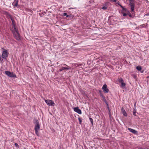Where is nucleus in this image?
<instances>
[{"mask_svg": "<svg viewBox=\"0 0 149 149\" xmlns=\"http://www.w3.org/2000/svg\"><path fill=\"white\" fill-rule=\"evenodd\" d=\"M34 123L35 124L34 128L35 133L37 136H39L40 135L38 131L40 128V125L38 120L36 119L35 120Z\"/></svg>", "mask_w": 149, "mask_h": 149, "instance_id": "1", "label": "nucleus"}, {"mask_svg": "<svg viewBox=\"0 0 149 149\" xmlns=\"http://www.w3.org/2000/svg\"><path fill=\"white\" fill-rule=\"evenodd\" d=\"M13 30L12 29V33L13 35L14 38L18 41L20 40L21 39V38L19 32L15 33V32H14Z\"/></svg>", "mask_w": 149, "mask_h": 149, "instance_id": "2", "label": "nucleus"}, {"mask_svg": "<svg viewBox=\"0 0 149 149\" xmlns=\"http://www.w3.org/2000/svg\"><path fill=\"white\" fill-rule=\"evenodd\" d=\"M2 49L4 50L3 51L1 56L3 58L6 59L8 56V52H7V50L4 49L3 48H2Z\"/></svg>", "mask_w": 149, "mask_h": 149, "instance_id": "3", "label": "nucleus"}, {"mask_svg": "<svg viewBox=\"0 0 149 149\" xmlns=\"http://www.w3.org/2000/svg\"><path fill=\"white\" fill-rule=\"evenodd\" d=\"M5 74L8 76L11 77L15 78L16 77V75L14 74L13 72H11L10 71H6L5 72Z\"/></svg>", "mask_w": 149, "mask_h": 149, "instance_id": "4", "label": "nucleus"}, {"mask_svg": "<svg viewBox=\"0 0 149 149\" xmlns=\"http://www.w3.org/2000/svg\"><path fill=\"white\" fill-rule=\"evenodd\" d=\"M45 102L49 106H52L55 104L53 101L50 100H45Z\"/></svg>", "mask_w": 149, "mask_h": 149, "instance_id": "5", "label": "nucleus"}, {"mask_svg": "<svg viewBox=\"0 0 149 149\" xmlns=\"http://www.w3.org/2000/svg\"><path fill=\"white\" fill-rule=\"evenodd\" d=\"M10 31H12V29L13 30V31L14 32H15V33L19 32L18 29L17 28V26H16V24L12 25V28H11V27L10 28Z\"/></svg>", "mask_w": 149, "mask_h": 149, "instance_id": "6", "label": "nucleus"}, {"mask_svg": "<svg viewBox=\"0 0 149 149\" xmlns=\"http://www.w3.org/2000/svg\"><path fill=\"white\" fill-rule=\"evenodd\" d=\"M103 92L105 93H107L109 92V90L107 88V86L106 84H104L102 87Z\"/></svg>", "mask_w": 149, "mask_h": 149, "instance_id": "7", "label": "nucleus"}, {"mask_svg": "<svg viewBox=\"0 0 149 149\" xmlns=\"http://www.w3.org/2000/svg\"><path fill=\"white\" fill-rule=\"evenodd\" d=\"M74 110L79 114L82 113L81 110L79 109L78 107H74Z\"/></svg>", "mask_w": 149, "mask_h": 149, "instance_id": "8", "label": "nucleus"}, {"mask_svg": "<svg viewBox=\"0 0 149 149\" xmlns=\"http://www.w3.org/2000/svg\"><path fill=\"white\" fill-rule=\"evenodd\" d=\"M128 130L131 132H132L134 134H136L137 133V132L136 130L131 129V128H128Z\"/></svg>", "mask_w": 149, "mask_h": 149, "instance_id": "9", "label": "nucleus"}, {"mask_svg": "<svg viewBox=\"0 0 149 149\" xmlns=\"http://www.w3.org/2000/svg\"><path fill=\"white\" fill-rule=\"evenodd\" d=\"M123 13V16H126L127 15H128L130 17H132V15L130 13V11H128V12L127 13Z\"/></svg>", "mask_w": 149, "mask_h": 149, "instance_id": "10", "label": "nucleus"}, {"mask_svg": "<svg viewBox=\"0 0 149 149\" xmlns=\"http://www.w3.org/2000/svg\"><path fill=\"white\" fill-rule=\"evenodd\" d=\"M121 110L122 112V113L123 115L125 116H127V114L126 113V112L125 111V110L124 109L123 107H122L121 109Z\"/></svg>", "mask_w": 149, "mask_h": 149, "instance_id": "11", "label": "nucleus"}, {"mask_svg": "<svg viewBox=\"0 0 149 149\" xmlns=\"http://www.w3.org/2000/svg\"><path fill=\"white\" fill-rule=\"evenodd\" d=\"M128 11H129L126 8H125L124 7H123L121 10V13L123 15V13H125L124 12H126L127 13L128 12Z\"/></svg>", "mask_w": 149, "mask_h": 149, "instance_id": "12", "label": "nucleus"}, {"mask_svg": "<svg viewBox=\"0 0 149 149\" xmlns=\"http://www.w3.org/2000/svg\"><path fill=\"white\" fill-rule=\"evenodd\" d=\"M18 0H17L16 1H15H15L12 4L14 6L17 7V6H18Z\"/></svg>", "mask_w": 149, "mask_h": 149, "instance_id": "13", "label": "nucleus"}, {"mask_svg": "<svg viewBox=\"0 0 149 149\" xmlns=\"http://www.w3.org/2000/svg\"><path fill=\"white\" fill-rule=\"evenodd\" d=\"M131 9V12L132 13V12L134 11V9L135 7V4L132 5V6H130Z\"/></svg>", "mask_w": 149, "mask_h": 149, "instance_id": "14", "label": "nucleus"}, {"mask_svg": "<svg viewBox=\"0 0 149 149\" xmlns=\"http://www.w3.org/2000/svg\"><path fill=\"white\" fill-rule=\"evenodd\" d=\"M74 17V15L72 14H70L67 16V17H69L70 19H72Z\"/></svg>", "mask_w": 149, "mask_h": 149, "instance_id": "15", "label": "nucleus"}, {"mask_svg": "<svg viewBox=\"0 0 149 149\" xmlns=\"http://www.w3.org/2000/svg\"><path fill=\"white\" fill-rule=\"evenodd\" d=\"M121 85L120 86V87L121 88H124L125 87V85H126L125 84L124 82L121 83Z\"/></svg>", "mask_w": 149, "mask_h": 149, "instance_id": "16", "label": "nucleus"}, {"mask_svg": "<svg viewBox=\"0 0 149 149\" xmlns=\"http://www.w3.org/2000/svg\"><path fill=\"white\" fill-rule=\"evenodd\" d=\"M136 108H134V109L133 111V114L135 116H136Z\"/></svg>", "mask_w": 149, "mask_h": 149, "instance_id": "17", "label": "nucleus"}, {"mask_svg": "<svg viewBox=\"0 0 149 149\" xmlns=\"http://www.w3.org/2000/svg\"><path fill=\"white\" fill-rule=\"evenodd\" d=\"M136 69L138 71H141L142 69V68L140 66H138L136 67Z\"/></svg>", "mask_w": 149, "mask_h": 149, "instance_id": "18", "label": "nucleus"}, {"mask_svg": "<svg viewBox=\"0 0 149 149\" xmlns=\"http://www.w3.org/2000/svg\"><path fill=\"white\" fill-rule=\"evenodd\" d=\"M66 69H68V68H65V67H61V69H60L59 70V71L60 72H61L63 70H66Z\"/></svg>", "mask_w": 149, "mask_h": 149, "instance_id": "19", "label": "nucleus"}, {"mask_svg": "<svg viewBox=\"0 0 149 149\" xmlns=\"http://www.w3.org/2000/svg\"><path fill=\"white\" fill-rule=\"evenodd\" d=\"M46 12L44 11V12H42V13L39 14H40V16L42 17L44 15H45V14H46Z\"/></svg>", "mask_w": 149, "mask_h": 149, "instance_id": "20", "label": "nucleus"}, {"mask_svg": "<svg viewBox=\"0 0 149 149\" xmlns=\"http://www.w3.org/2000/svg\"><path fill=\"white\" fill-rule=\"evenodd\" d=\"M118 81L119 83H121L123 82V80L122 78H120L118 79Z\"/></svg>", "mask_w": 149, "mask_h": 149, "instance_id": "21", "label": "nucleus"}, {"mask_svg": "<svg viewBox=\"0 0 149 149\" xmlns=\"http://www.w3.org/2000/svg\"><path fill=\"white\" fill-rule=\"evenodd\" d=\"M89 120L91 122V124H92V125H93V120L92 118H89Z\"/></svg>", "mask_w": 149, "mask_h": 149, "instance_id": "22", "label": "nucleus"}, {"mask_svg": "<svg viewBox=\"0 0 149 149\" xmlns=\"http://www.w3.org/2000/svg\"><path fill=\"white\" fill-rule=\"evenodd\" d=\"M147 24H143L141 25V26H142V27H146V26H147Z\"/></svg>", "mask_w": 149, "mask_h": 149, "instance_id": "23", "label": "nucleus"}, {"mask_svg": "<svg viewBox=\"0 0 149 149\" xmlns=\"http://www.w3.org/2000/svg\"><path fill=\"white\" fill-rule=\"evenodd\" d=\"M11 16V15L8 13L6 16V17L8 19H9V17Z\"/></svg>", "mask_w": 149, "mask_h": 149, "instance_id": "24", "label": "nucleus"}, {"mask_svg": "<svg viewBox=\"0 0 149 149\" xmlns=\"http://www.w3.org/2000/svg\"><path fill=\"white\" fill-rule=\"evenodd\" d=\"M78 120H79V124L80 125H81V123H82V122L81 119L80 118H78Z\"/></svg>", "mask_w": 149, "mask_h": 149, "instance_id": "25", "label": "nucleus"}, {"mask_svg": "<svg viewBox=\"0 0 149 149\" xmlns=\"http://www.w3.org/2000/svg\"><path fill=\"white\" fill-rule=\"evenodd\" d=\"M3 13L6 16L8 13L7 11H3Z\"/></svg>", "mask_w": 149, "mask_h": 149, "instance_id": "26", "label": "nucleus"}, {"mask_svg": "<svg viewBox=\"0 0 149 149\" xmlns=\"http://www.w3.org/2000/svg\"><path fill=\"white\" fill-rule=\"evenodd\" d=\"M65 68H68V69H66V70H68L71 68V67H69V66H68L67 65H66V67H65Z\"/></svg>", "mask_w": 149, "mask_h": 149, "instance_id": "27", "label": "nucleus"}, {"mask_svg": "<svg viewBox=\"0 0 149 149\" xmlns=\"http://www.w3.org/2000/svg\"><path fill=\"white\" fill-rule=\"evenodd\" d=\"M134 4H134V3L133 2H129V5L130 6H132V5H134Z\"/></svg>", "mask_w": 149, "mask_h": 149, "instance_id": "28", "label": "nucleus"}, {"mask_svg": "<svg viewBox=\"0 0 149 149\" xmlns=\"http://www.w3.org/2000/svg\"><path fill=\"white\" fill-rule=\"evenodd\" d=\"M12 25L16 24L15 23V22L14 20H13V21H12Z\"/></svg>", "mask_w": 149, "mask_h": 149, "instance_id": "29", "label": "nucleus"}, {"mask_svg": "<svg viewBox=\"0 0 149 149\" xmlns=\"http://www.w3.org/2000/svg\"><path fill=\"white\" fill-rule=\"evenodd\" d=\"M2 56H0V62L2 63L3 62V59H2Z\"/></svg>", "mask_w": 149, "mask_h": 149, "instance_id": "30", "label": "nucleus"}, {"mask_svg": "<svg viewBox=\"0 0 149 149\" xmlns=\"http://www.w3.org/2000/svg\"><path fill=\"white\" fill-rule=\"evenodd\" d=\"M100 95L103 98H104L105 97L103 95V94L102 93H101V94Z\"/></svg>", "mask_w": 149, "mask_h": 149, "instance_id": "31", "label": "nucleus"}, {"mask_svg": "<svg viewBox=\"0 0 149 149\" xmlns=\"http://www.w3.org/2000/svg\"><path fill=\"white\" fill-rule=\"evenodd\" d=\"M102 8L104 10H106L107 9V7L105 6H104Z\"/></svg>", "mask_w": 149, "mask_h": 149, "instance_id": "32", "label": "nucleus"}, {"mask_svg": "<svg viewBox=\"0 0 149 149\" xmlns=\"http://www.w3.org/2000/svg\"><path fill=\"white\" fill-rule=\"evenodd\" d=\"M103 100L104 102H105V104H107V103H108V102L107 101V100L105 99V97L104 98H103Z\"/></svg>", "mask_w": 149, "mask_h": 149, "instance_id": "33", "label": "nucleus"}, {"mask_svg": "<svg viewBox=\"0 0 149 149\" xmlns=\"http://www.w3.org/2000/svg\"><path fill=\"white\" fill-rule=\"evenodd\" d=\"M139 149H149V148H142L141 147H140L139 148Z\"/></svg>", "mask_w": 149, "mask_h": 149, "instance_id": "34", "label": "nucleus"}, {"mask_svg": "<svg viewBox=\"0 0 149 149\" xmlns=\"http://www.w3.org/2000/svg\"><path fill=\"white\" fill-rule=\"evenodd\" d=\"M15 146L16 147H17L19 148V145H18V144L17 143H15Z\"/></svg>", "mask_w": 149, "mask_h": 149, "instance_id": "35", "label": "nucleus"}, {"mask_svg": "<svg viewBox=\"0 0 149 149\" xmlns=\"http://www.w3.org/2000/svg\"><path fill=\"white\" fill-rule=\"evenodd\" d=\"M63 16H66V17H67V16H68V15L66 13H63Z\"/></svg>", "mask_w": 149, "mask_h": 149, "instance_id": "36", "label": "nucleus"}, {"mask_svg": "<svg viewBox=\"0 0 149 149\" xmlns=\"http://www.w3.org/2000/svg\"><path fill=\"white\" fill-rule=\"evenodd\" d=\"M118 5L121 8H122V9L124 7L123 6H122L121 5V4H120L119 3H118Z\"/></svg>", "mask_w": 149, "mask_h": 149, "instance_id": "37", "label": "nucleus"}, {"mask_svg": "<svg viewBox=\"0 0 149 149\" xmlns=\"http://www.w3.org/2000/svg\"><path fill=\"white\" fill-rule=\"evenodd\" d=\"M129 2H134V0H129Z\"/></svg>", "mask_w": 149, "mask_h": 149, "instance_id": "38", "label": "nucleus"}, {"mask_svg": "<svg viewBox=\"0 0 149 149\" xmlns=\"http://www.w3.org/2000/svg\"><path fill=\"white\" fill-rule=\"evenodd\" d=\"M108 110V111H109V115H110V114H111V110H110V109H109Z\"/></svg>", "mask_w": 149, "mask_h": 149, "instance_id": "39", "label": "nucleus"}, {"mask_svg": "<svg viewBox=\"0 0 149 149\" xmlns=\"http://www.w3.org/2000/svg\"><path fill=\"white\" fill-rule=\"evenodd\" d=\"M136 102H135L134 103V108H136Z\"/></svg>", "mask_w": 149, "mask_h": 149, "instance_id": "40", "label": "nucleus"}, {"mask_svg": "<svg viewBox=\"0 0 149 149\" xmlns=\"http://www.w3.org/2000/svg\"><path fill=\"white\" fill-rule=\"evenodd\" d=\"M9 18H10V19H13V17L11 16L10 17H9Z\"/></svg>", "mask_w": 149, "mask_h": 149, "instance_id": "41", "label": "nucleus"}, {"mask_svg": "<svg viewBox=\"0 0 149 149\" xmlns=\"http://www.w3.org/2000/svg\"><path fill=\"white\" fill-rule=\"evenodd\" d=\"M106 104L107 107H109V104H108V103H107V104Z\"/></svg>", "mask_w": 149, "mask_h": 149, "instance_id": "42", "label": "nucleus"}, {"mask_svg": "<svg viewBox=\"0 0 149 149\" xmlns=\"http://www.w3.org/2000/svg\"><path fill=\"white\" fill-rule=\"evenodd\" d=\"M62 65H64V66H66V65H67L66 64H62Z\"/></svg>", "mask_w": 149, "mask_h": 149, "instance_id": "43", "label": "nucleus"}, {"mask_svg": "<svg viewBox=\"0 0 149 149\" xmlns=\"http://www.w3.org/2000/svg\"><path fill=\"white\" fill-rule=\"evenodd\" d=\"M99 93H100V95L101 94V93H102V91H99Z\"/></svg>", "mask_w": 149, "mask_h": 149, "instance_id": "44", "label": "nucleus"}, {"mask_svg": "<svg viewBox=\"0 0 149 149\" xmlns=\"http://www.w3.org/2000/svg\"><path fill=\"white\" fill-rule=\"evenodd\" d=\"M116 0H113V1L114 2H116Z\"/></svg>", "mask_w": 149, "mask_h": 149, "instance_id": "45", "label": "nucleus"}, {"mask_svg": "<svg viewBox=\"0 0 149 149\" xmlns=\"http://www.w3.org/2000/svg\"><path fill=\"white\" fill-rule=\"evenodd\" d=\"M107 109H110L109 108V107H107Z\"/></svg>", "mask_w": 149, "mask_h": 149, "instance_id": "46", "label": "nucleus"}, {"mask_svg": "<svg viewBox=\"0 0 149 149\" xmlns=\"http://www.w3.org/2000/svg\"><path fill=\"white\" fill-rule=\"evenodd\" d=\"M73 8H69V9H73Z\"/></svg>", "mask_w": 149, "mask_h": 149, "instance_id": "47", "label": "nucleus"}, {"mask_svg": "<svg viewBox=\"0 0 149 149\" xmlns=\"http://www.w3.org/2000/svg\"><path fill=\"white\" fill-rule=\"evenodd\" d=\"M11 21H13V20H14V19H11Z\"/></svg>", "mask_w": 149, "mask_h": 149, "instance_id": "48", "label": "nucleus"}, {"mask_svg": "<svg viewBox=\"0 0 149 149\" xmlns=\"http://www.w3.org/2000/svg\"><path fill=\"white\" fill-rule=\"evenodd\" d=\"M148 77V78L149 77V76Z\"/></svg>", "mask_w": 149, "mask_h": 149, "instance_id": "49", "label": "nucleus"}]
</instances>
